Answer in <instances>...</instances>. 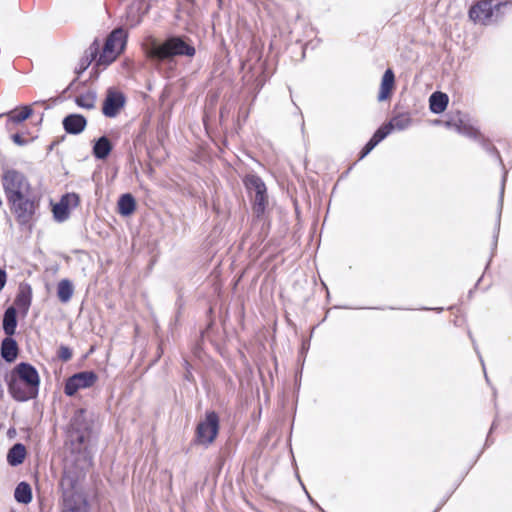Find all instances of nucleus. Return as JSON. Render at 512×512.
I'll use <instances>...</instances> for the list:
<instances>
[{
    "mask_svg": "<svg viewBox=\"0 0 512 512\" xmlns=\"http://www.w3.org/2000/svg\"><path fill=\"white\" fill-rule=\"evenodd\" d=\"M145 52L149 59L158 62H170L176 57L192 58L196 54L193 41L186 35H168L159 42L151 38L145 46Z\"/></svg>",
    "mask_w": 512,
    "mask_h": 512,
    "instance_id": "obj_1",
    "label": "nucleus"
},
{
    "mask_svg": "<svg viewBox=\"0 0 512 512\" xmlns=\"http://www.w3.org/2000/svg\"><path fill=\"white\" fill-rule=\"evenodd\" d=\"M93 429V419L87 410L77 409L71 420L68 430V439L72 446V451L85 452L90 442Z\"/></svg>",
    "mask_w": 512,
    "mask_h": 512,
    "instance_id": "obj_2",
    "label": "nucleus"
},
{
    "mask_svg": "<svg viewBox=\"0 0 512 512\" xmlns=\"http://www.w3.org/2000/svg\"><path fill=\"white\" fill-rule=\"evenodd\" d=\"M40 200L41 196L36 191H33L8 202L11 212L21 227L31 228L37 218Z\"/></svg>",
    "mask_w": 512,
    "mask_h": 512,
    "instance_id": "obj_3",
    "label": "nucleus"
},
{
    "mask_svg": "<svg viewBox=\"0 0 512 512\" xmlns=\"http://www.w3.org/2000/svg\"><path fill=\"white\" fill-rule=\"evenodd\" d=\"M1 183L7 202L35 191L28 178L22 172L12 168L3 171Z\"/></svg>",
    "mask_w": 512,
    "mask_h": 512,
    "instance_id": "obj_4",
    "label": "nucleus"
},
{
    "mask_svg": "<svg viewBox=\"0 0 512 512\" xmlns=\"http://www.w3.org/2000/svg\"><path fill=\"white\" fill-rule=\"evenodd\" d=\"M11 376L16 377V379L21 381L24 386H28L25 393H20V391L17 390L16 393L20 398L34 399L38 396L40 377L38 371L33 365L27 362H21L14 367Z\"/></svg>",
    "mask_w": 512,
    "mask_h": 512,
    "instance_id": "obj_5",
    "label": "nucleus"
},
{
    "mask_svg": "<svg viewBox=\"0 0 512 512\" xmlns=\"http://www.w3.org/2000/svg\"><path fill=\"white\" fill-rule=\"evenodd\" d=\"M85 477L86 470L77 461L66 462L59 483L61 493L83 492L82 482Z\"/></svg>",
    "mask_w": 512,
    "mask_h": 512,
    "instance_id": "obj_6",
    "label": "nucleus"
},
{
    "mask_svg": "<svg viewBox=\"0 0 512 512\" xmlns=\"http://www.w3.org/2000/svg\"><path fill=\"white\" fill-rule=\"evenodd\" d=\"M127 37V32L124 29H114L105 41L103 52L97 61V65H109L112 63L117 55L124 50Z\"/></svg>",
    "mask_w": 512,
    "mask_h": 512,
    "instance_id": "obj_7",
    "label": "nucleus"
},
{
    "mask_svg": "<svg viewBox=\"0 0 512 512\" xmlns=\"http://www.w3.org/2000/svg\"><path fill=\"white\" fill-rule=\"evenodd\" d=\"M243 182L253 198V211L257 217H260L264 214L268 202L266 185L256 174H247Z\"/></svg>",
    "mask_w": 512,
    "mask_h": 512,
    "instance_id": "obj_8",
    "label": "nucleus"
},
{
    "mask_svg": "<svg viewBox=\"0 0 512 512\" xmlns=\"http://www.w3.org/2000/svg\"><path fill=\"white\" fill-rule=\"evenodd\" d=\"M509 5V2L494 3L493 0H480L470 8L469 17L486 25L493 21L494 15L497 19L501 10Z\"/></svg>",
    "mask_w": 512,
    "mask_h": 512,
    "instance_id": "obj_9",
    "label": "nucleus"
},
{
    "mask_svg": "<svg viewBox=\"0 0 512 512\" xmlns=\"http://www.w3.org/2000/svg\"><path fill=\"white\" fill-rule=\"evenodd\" d=\"M220 427L219 416L215 411H207L205 419L196 427V442L205 446L210 445L217 437Z\"/></svg>",
    "mask_w": 512,
    "mask_h": 512,
    "instance_id": "obj_10",
    "label": "nucleus"
},
{
    "mask_svg": "<svg viewBox=\"0 0 512 512\" xmlns=\"http://www.w3.org/2000/svg\"><path fill=\"white\" fill-rule=\"evenodd\" d=\"M97 380L98 376L92 370L75 373L66 379L64 393L67 396H74L78 390L92 387Z\"/></svg>",
    "mask_w": 512,
    "mask_h": 512,
    "instance_id": "obj_11",
    "label": "nucleus"
},
{
    "mask_svg": "<svg viewBox=\"0 0 512 512\" xmlns=\"http://www.w3.org/2000/svg\"><path fill=\"white\" fill-rule=\"evenodd\" d=\"M125 103V95L121 91L110 87L106 91V97L102 106V113L108 118H115L125 106Z\"/></svg>",
    "mask_w": 512,
    "mask_h": 512,
    "instance_id": "obj_12",
    "label": "nucleus"
},
{
    "mask_svg": "<svg viewBox=\"0 0 512 512\" xmlns=\"http://www.w3.org/2000/svg\"><path fill=\"white\" fill-rule=\"evenodd\" d=\"M61 512H89V503L85 493H61Z\"/></svg>",
    "mask_w": 512,
    "mask_h": 512,
    "instance_id": "obj_13",
    "label": "nucleus"
},
{
    "mask_svg": "<svg viewBox=\"0 0 512 512\" xmlns=\"http://www.w3.org/2000/svg\"><path fill=\"white\" fill-rule=\"evenodd\" d=\"M80 197L76 193H67L63 195L58 203L53 206V216L58 222H63L69 218L70 207H77Z\"/></svg>",
    "mask_w": 512,
    "mask_h": 512,
    "instance_id": "obj_14",
    "label": "nucleus"
},
{
    "mask_svg": "<svg viewBox=\"0 0 512 512\" xmlns=\"http://www.w3.org/2000/svg\"><path fill=\"white\" fill-rule=\"evenodd\" d=\"M62 125L66 133L78 135L86 128L87 119L81 114L72 113L63 118Z\"/></svg>",
    "mask_w": 512,
    "mask_h": 512,
    "instance_id": "obj_15",
    "label": "nucleus"
},
{
    "mask_svg": "<svg viewBox=\"0 0 512 512\" xmlns=\"http://www.w3.org/2000/svg\"><path fill=\"white\" fill-rule=\"evenodd\" d=\"M32 301V289L29 284L20 285L19 291L14 300V307L23 315L28 313Z\"/></svg>",
    "mask_w": 512,
    "mask_h": 512,
    "instance_id": "obj_16",
    "label": "nucleus"
},
{
    "mask_svg": "<svg viewBox=\"0 0 512 512\" xmlns=\"http://www.w3.org/2000/svg\"><path fill=\"white\" fill-rule=\"evenodd\" d=\"M113 149L110 139L103 135L94 141L92 154L98 160H105Z\"/></svg>",
    "mask_w": 512,
    "mask_h": 512,
    "instance_id": "obj_17",
    "label": "nucleus"
},
{
    "mask_svg": "<svg viewBox=\"0 0 512 512\" xmlns=\"http://www.w3.org/2000/svg\"><path fill=\"white\" fill-rule=\"evenodd\" d=\"M412 123L409 113H399L393 116L389 122L383 124L385 130L390 134L393 130L403 131Z\"/></svg>",
    "mask_w": 512,
    "mask_h": 512,
    "instance_id": "obj_18",
    "label": "nucleus"
},
{
    "mask_svg": "<svg viewBox=\"0 0 512 512\" xmlns=\"http://www.w3.org/2000/svg\"><path fill=\"white\" fill-rule=\"evenodd\" d=\"M506 179H507V171L505 170L503 173L502 180H501V187H500V193H499L498 212H497L496 225H495V230H494V234H493V243H492L493 251L497 248V243H498Z\"/></svg>",
    "mask_w": 512,
    "mask_h": 512,
    "instance_id": "obj_19",
    "label": "nucleus"
},
{
    "mask_svg": "<svg viewBox=\"0 0 512 512\" xmlns=\"http://www.w3.org/2000/svg\"><path fill=\"white\" fill-rule=\"evenodd\" d=\"M17 323V310L14 306H10L4 311L2 320V328L6 336L15 334Z\"/></svg>",
    "mask_w": 512,
    "mask_h": 512,
    "instance_id": "obj_20",
    "label": "nucleus"
},
{
    "mask_svg": "<svg viewBox=\"0 0 512 512\" xmlns=\"http://www.w3.org/2000/svg\"><path fill=\"white\" fill-rule=\"evenodd\" d=\"M18 344L12 336H6L1 343V356L6 362H13L18 356Z\"/></svg>",
    "mask_w": 512,
    "mask_h": 512,
    "instance_id": "obj_21",
    "label": "nucleus"
},
{
    "mask_svg": "<svg viewBox=\"0 0 512 512\" xmlns=\"http://www.w3.org/2000/svg\"><path fill=\"white\" fill-rule=\"evenodd\" d=\"M448 102L449 98L447 94L437 91L432 93L429 98V108L432 113L440 114L446 110Z\"/></svg>",
    "mask_w": 512,
    "mask_h": 512,
    "instance_id": "obj_22",
    "label": "nucleus"
},
{
    "mask_svg": "<svg viewBox=\"0 0 512 512\" xmlns=\"http://www.w3.org/2000/svg\"><path fill=\"white\" fill-rule=\"evenodd\" d=\"M395 83V75L394 72L391 69H387L382 77L380 91L378 94V100L384 101L386 100L394 87Z\"/></svg>",
    "mask_w": 512,
    "mask_h": 512,
    "instance_id": "obj_23",
    "label": "nucleus"
},
{
    "mask_svg": "<svg viewBox=\"0 0 512 512\" xmlns=\"http://www.w3.org/2000/svg\"><path fill=\"white\" fill-rule=\"evenodd\" d=\"M388 132L385 128L380 126L370 138V140L365 144L360 152V159H363L367 156L382 140H384L388 136Z\"/></svg>",
    "mask_w": 512,
    "mask_h": 512,
    "instance_id": "obj_24",
    "label": "nucleus"
},
{
    "mask_svg": "<svg viewBox=\"0 0 512 512\" xmlns=\"http://www.w3.org/2000/svg\"><path fill=\"white\" fill-rule=\"evenodd\" d=\"M26 456V448L22 443H15L7 453V462L11 466H18L23 463Z\"/></svg>",
    "mask_w": 512,
    "mask_h": 512,
    "instance_id": "obj_25",
    "label": "nucleus"
},
{
    "mask_svg": "<svg viewBox=\"0 0 512 512\" xmlns=\"http://www.w3.org/2000/svg\"><path fill=\"white\" fill-rule=\"evenodd\" d=\"M136 209L135 198L130 193L122 194L118 200V212L122 216L131 215Z\"/></svg>",
    "mask_w": 512,
    "mask_h": 512,
    "instance_id": "obj_26",
    "label": "nucleus"
},
{
    "mask_svg": "<svg viewBox=\"0 0 512 512\" xmlns=\"http://www.w3.org/2000/svg\"><path fill=\"white\" fill-rule=\"evenodd\" d=\"M98 54V45L96 41L90 46V48L86 51V54L79 61L78 66L75 68V73L77 76H80L91 64L93 60L96 59Z\"/></svg>",
    "mask_w": 512,
    "mask_h": 512,
    "instance_id": "obj_27",
    "label": "nucleus"
},
{
    "mask_svg": "<svg viewBox=\"0 0 512 512\" xmlns=\"http://www.w3.org/2000/svg\"><path fill=\"white\" fill-rule=\"evenodd\" d=\"M97 93L89 90L86 93L79 94L75 97V103L78 107L93 110L96 107Z\"/></svg>",
    "mask_w": 512,
    "mask_h": 512,
    "instance_id": "obj_28",
    "label": "nucleus"
},
{
    "mask_svg": "<svg viewBox=\"0 0 512 512\" xmlns=\"http://www.w3.org/2000/svg\"><path fill=\"white\" fill-rule=\"evenodd\" d=\"M15 500L21 504H28L32 500V489L27 482H20L14 491Z\"/></svg>",
    "mask_w": 512,
    "mask_h": 512,
    "instance_id": "obj_29",
    "label": "nucleus"
},
{
    "mask_svg": "<svg viewBox=\"0 0 512 512\" xmlns=\"http://www.w3.org/2000/svg\"><path fill=\"white\" fill-rule=\"evenodd\" d=\"M73 292L74 288L70 280L63 279L58 283L57 296L62 303H67L70 301Z\"/></svg>",
    "mask_w": 512,
    "mask_h": 512,
    "instance_id": "obj_30",
    "label": "nucleus"
},
{
    "mask_svg": "<svg viewBox=\"0 0 512 512\" xmlns=\"http://www.w3.org/2000/svg\"><path fill=\"white\" fill-rule=\"evenodd\" d=\"M28 389V386H24V384L17 380L16 377L14 376H11L10 377V380L8 381V390H9V393L11 394V396L16 400V401H20V402H25V401H28L29 399H22L18 396V394L16 393L17 390L20 391V393H25Z\"/></svg>",
    "mask_w": 512,
    "mask_h": 512,
    "instance_id": "obj_31",
    "label": "nucleus"
},
{
    "mask_svg": "<svg viewBox=\"0 0 512 512\" xmlns=\"http://www.w3.org/2000/svg\"><path fill=\"white\" fill-rule=\"evenodd\" d=\"M33 113V110L30 106H23L21 112L15 114L14 111H11L7 114L8 122H12L15 124L22 123L26 119H28Z\"/></svg>",
    "mask_w": 512,
    "mask_h": 512,
    "instance_id": "obj_32",
    "label": "nucleus"
},
{
    "mask_svg": "<svg viewBox=\"0 0 512 512\" xmlns=\"http://www.w3.org/2000/svg\"><path fill=\"white\" fill-rule=\"evenodd\" d=\"M479 141V144L481 147L490 155L494 156L500 165L504 166L501 155L497 148L486 138H484L482 135L477 139Z\"/></svg>",
    "mask_w": 512,
    "mask_h": 512,
    "instance_id": "obj_33",
    "label": "nucleus"
},
{
    "mask_svg": "<svg viewBox=\"0 0 512 512\" xmlns=\"http://www.w3.org/2000/svg\"><path fill=\"white\" fill-rule=\"evenodd\" d=\"M459 134L464 135L469 138L478 139L481 136V133L478 129L474 128L471 125L465 124L460 126Z\"/></svg>",
    "mask_w": 512,
    "mask_h": 512,
    "instance_id": "obj_34",
    "label": "nucleus"
},
{
    "mask_svg": "<svg viewBox=\"0 0 512 512\" xmlns=\"http://www.w3.org/2000/svg\"><path fill=\"white\" fill-rule=\"evenodd\" d=\"M58 357L64 362L69 361L72 358V350L65 345H61L58 350Z\"/></svg>",
    "mask_w": 512,
    "mask_h": 512,
    "instance_id": "obj_35",
    "label": "nucleus"
},
{
    "mask_svg": "<svg viewBox=\"0 0 512 512\" xmlns=\"http://www.w3.org/2000/svg\"><path fill=\"white\" fill-rule=\"evenodd\" d=\"M12 141L18 146H25L28 144L29 140L24 138L21 134L15 133L11 136Z\"/></svg>",
    "mask_w": 512,
    "mask_h": 512,
    "instance_id": "obj_36",
    "label": "nucleus"
},
{
    "mask_svg": "<svg viewBox=\"0 0 512 512\" xmlns=\"http://www.w3.org/2000/svg\"><path fill=\"white\" fill-rule=\"evenodd\" d=\"M7 282V273L4 269L0 268V291L3 290Z\"/></svg>",
    "mask_w": 512,
    "mask_h": 512,
    "instance_id": "obj_37",
    "label": "nucleus"
},
{
    "mask_svg": "<svg viewBox=\"0 0 512 512\" xmlns=\"http://www.w3.org/2000/svg\"><path fill=\"white\" fill-rule=\"evenodd\" d=\"M463 125H464V122L462 120L456 121L455 123H453V129L459 133V130H461L460 126H463Z\"/></svg>",
    "mask_w": 512,
    "mask_h": 512,
    "instance_id": "obj_38",
    "label": "nucleus"
},
{
    "mask_svg": "<svg viewBox=\"0 0 512 512\" xmlns=\"http://www.w3.org/2000/svg\"><path fill=\"white\" fill-rule=\"evenodd\" d=\"M456 121H446L445 122V126L449 129H453V123H455Z\"/></svg>",
    "mask_w": 512,
    "mask_h": 512,
    "instance_id": "obj_39",
    "label": "nucleus"
},
{
    "mask_svg": "<svg viewBox=\"0 0 512 512\" xmlns=\"http://www.w3.org/2000/svg\"><path fill=\"white\" fill-rule=\"evenodd\" d=\"M2 366V363L0 362V367ZM3 393H4V390H3V386L2 384L0 383V399L2 398L3 396Z\"/></svg>",
    "mask_w": 512,
    "mask_h": 512,
    "instance_id": "obj_40",
    "label": "nucleus"
},
{
    "mask_svg": "<svg viewBox=\"0 0 512 512\" xmlns=\"http://www.w3.org/2000/svg\"><path fill=\"white\" fill-rule=\"evenodd\" d=\"M44 103H45V101H42V102H41V104H44ZM34 104H35V105H37V104H40V102H39V101H35V103H34Z\"/></svg>",
    "mask_w": 512,
    "mask_h": 512,
    "instance_id": "obj_41",
    "label": "nucleus"
},
{
    "mask_svg": "<svg viewBox=\"0 0 512 512\" xmlns=\"http://www.w3.org/2000/svg\"><path fill=\"white\" fill-rule=\"evenodd\" d=\"M494 426H495V423H493V424L491 425L490 432L493 430Z\"/></svg>",
    "mask_w": 512,
    "mask_h": 512,
    "instance_id": "obj_42",
    "label": "nucleus"
},
{
    "mask_svg": "<svg viewBox=\"0 0 512 512\" xmlns=\"http://www.w3.org/2000/svg\"><path fill=\"white\" fill-rule=\"evenodd\" d=\"M435 310H437V311H442V310H443V308H436Z\"/></svg>",
    "mask_w": 512,
    "mask_h": 512,
    "instance_id": "obj_43",
    "label": "nucleus"
},
{
    "mask_svg": "<svg viewBox=\"0 0 512 512\" xmlns=\"http://www.w3.org/2000/svg\"><path fill=\"white\" fill-rule=\"evenodd\" d=\"M473 345H474V350H476V351H477V347H476V345H475V343H474V342H473Z\"/></svg>",
    "mask_w": 512,
    "mask_h": 512,
    "instance_id": "obj_44",
    "label": "nucleus"
}]
</instances>
